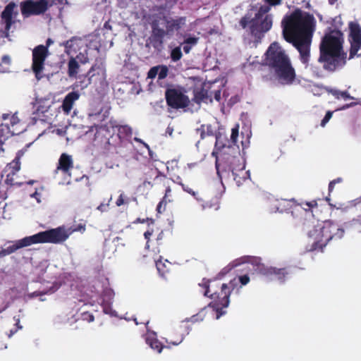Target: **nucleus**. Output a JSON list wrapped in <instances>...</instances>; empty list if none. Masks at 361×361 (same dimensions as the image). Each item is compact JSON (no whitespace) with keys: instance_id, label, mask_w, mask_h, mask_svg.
<instances>
[{"instance_id":"obj_1","label":"nucleus","mask_w":361,"mask_h":361,"mask_svg":"<svg viewBox=\"0 0 361 361\" xmlns=\"http://www.w3.org/2000/svg\"><path fill=\"white\" fill-rule=\"evenodd\" d=\"M316 20L312 14L295 9L281 20L283 39L299 52L300 61L307 67L310 60V47Z\"/></svg>"},{"instance_id":"obj_2","label":"nucleus","mask_w":361,"mask_h":361,"mask_svg":"<svg viewBox=\"0 0 361 361\" xmlns=\"http://www.w3.org/2000/svg\"><path fill=\"white\" fill-rule=\"evenodd\" d=\"M343 33L338 29H329L319 43L318 62L329 72H334L346 64L347 53L343 50Z\"/></svg>"},{"instance_id":"obj_3","label":"nucleus","mask_w":361,"mask_h":361,"mask_svg":"<svg viewBox=\"0 0 361 361\" xmlns=\"http://www.w3.org/2000/svg\"><path fill=\"white\" fill-rule=\"evenodd\" d=\"M264 64L274 73L278 81L283 85H292L296 73L286 51L276 42H272L264 54Z\"/></svg>"},{"instance_id":"obj_4","label":"nucleus","mask_w":361,"mask_h":361,"mask_svg":"<svg viewBox=\"0 0 361 361\" xmlns=\"http://www.w3.org/2000/svg\"><path fill=\"white\" fill-rule=\"evenodd\" d=\"M186 24L184 16L172 17L163 13L151 16L152 34L149 39L153 48L160 51L164 47V38H170Z\"/></svg>"},{"instance_id":"obj_5","label":"nucleus","mask_w":361,"mask_h":361,"mask_svg":"<svg viewBox=\"0 0 361 361\" xmlns=\"http://www.w3.org/2000/svg\"><path fill=\"white\" fill-rule=\"evenodd\" d=\"M264 2L266 4L259 7L253 18L246 13L239 22L243 29L249 27L250 34L256 42H260L264 35L271 29L273 16L269 12L272 6L281 5L282 0H264Z\"/></svg>"},{"instance_id":"obj_6","label":"nucleus","mask_w":361,"mask_h":361,"mask_svg":"<svg viewBox=\"0 0 361 361\" xmlns=\"http://www.w3.org/2000/svg\"><path fill=\"white\" fill-rule=\"evenodd\" d=\"M70 233L63 226H59L56 228H51L44 231L39 232L32 235L26 236L22 239L11 242L13 244L6 248L0 250V258L9 255L18 250L28 247L34 244L52 243L60 244L65 242L69 237Z\"/></svg>"},{"instance_id":"obj_7","label":"nucleus","mask_w":361,"mask_h":361,"mask_svg":"<svg viewBox=\"0 0 361 361\" xmlns=\"http://www.w3.org/2000/svg\"><path fill=\"white\" fill-rule=\"evenodd\" d=\"M344 234V230L340 226L330 221L317 223L312 230L308 231V236L312 240V250H322L332 239H340Z\"/></svg>"},{"instance_id":"obj_8","label":"nucleus","mask_w":361,"mask_h":361,"mask_svg":"<svg viewBox=\"0 0 361 361\" xmlns=\"http://www.w3.org/2000/svg\"><path fill=\"white\" fill-rule=\"evenodd\" d=\"M210 282L211 280L203 279L202 283H199V286L204 289V296L213 299V300L209 304V306L216 312V319H219L226 313L223 309L228 306L231 293L238 286V281L234 279L231 280L228 284L223 283L221 285V292L218 294H216V293H210Z\"/></svg>"},{"instance_id":"obj_9","label":"nucleus","mask_w":361,"mask_h":361,"mask_svg":"<svg viewBox=\"0 0 361 361\" xmlns=\"http://www.w3.org/2000/svg\"><path fill=\"white\" fill-rule=\"evenodd\" d=\"M251 264L257 274L271 279H276L282 283L285 281L286 278L289 274L287 268H276L265 265L262 263L260 257H252L251 258Z\"/></svg>"},{"instance_id":"obj_10","label":"nucleus","mask_w":361,"mask_h":361,"mask_svg":"<svg viewBox=\"0 0 361 361\" xmlns=\"http://www.w3.org/2000/svg\"><path fill=\"white\" fill-rule=\"evenodd\" d=\"M55 4V0H25L20 4L21 13L24 17L44 13Z\"/></svg>"},{"instance_id":"obj_11","label":"nucleus","mask_w":361,"mask_h":361,"mask_svg":"<svg viewBox=\"0 0 361 361\" xmlns=\"http://www.w3.org/2000/svg\"><path fill=\"white\" fill-rule=\"evenodd\" d=\"M167 105L173 109H184L189 106L190 99L187 95L176 88H169L165 92Z\"/></svg>"},{"instance_id":"obj_12","label":"nucleus","mask_w":361,"mask_h":361,"mask_svg":"<svg viewBox=\"0 0 361 361\" xmlns=\"http://www.w3.org/2000/svg\"><path fill=\"white\" fill-rule=\"evenodd\" d=\"M48 54L49 50L47 47H44V45H38L32 50V69L37 80L42 78V73Z\"/></svg>"},{"instance_id":"obj_13","label":"nucleus","mask_w":361,"mask_h":361,"mask_svg":"<svg viewBox=\"0 0 361 361\" xmlns=\"http://www.w3.org/2000/svg\"><path fill=\"white\" fill-rule=\"evenodd\" d=\"M348 26L349 59H352L357 55L360 56L357 52L361 49V26L357 22H350Z\"/></svg>"},{"instance_id":"obj_14","label":"nucleus","mask_w":361,"mask_h":361,"mask_svg":"<svg viewBox=\"0 0 361 361\" xmlns=\"http://www.w3.org/2000/svg\"><path fill=\"white\" fill-rule=\"evenodd\" d=\"M16 8V4L14 2H11L5 6L1 12V19L5 24L4 33L6 37H8L11 25L15 23V18L18 14V11H15Z\"/></svg>"},{"instance_id":"obj_15","label":"nucleus","mask_w":361,"mask_h":361,"mask_svg":"<svg viewBox=\"0 0 361 361\" xmlns=\"http://www.w3.org/2000/svg\"><path fill=\"white\" fill-rule=\"evenodd\" d=\"M20 169V164L18 161L13 162V166H10V171L7 173L5 179V183L10 186L20 187L23 184L32 185L36 180H30L27 181H23L20 179V177L17 176V173Z\"/></svg>"},{"instance_id":"obj_16","label":"nucleus","mask_w":361,"mask_h":361,"mask_svg":"<svg viewBox=\"0 0 361 361\" xmlns=\"http://www.w3.org/2000/svg\"><path fill=\"white\" fill-rule=\"evenodd\" d=\"M212 84H204L200 89L194 91L195 101L200 104L201 102H212Z\"/></svg>"},{"instance_id":"obj_17","label":"nucleus","mask_w":361,"mask_h":361,"mask_svg":"<svg viewBox=\"0 0 361 361\" xmlns=\"http://www.w3.org/2000/svg\"><path fill=\"white\" fill-rule=\"evenodd\" d=\"M73 169V160L71 155L66 153L61 154L55 173L58 171H61L65 175L71 174V171Z\"/></svg>"},{"instance_id":"obj_18","label":"nucleus","mask_w":361,"mask_h":361,"mask_svg":"<svg viewBox=\"0 0 361 361\" xmlns=\"http://www.w3.org/2000/svg\"><path fill=\"white\" fill-rule=\"evenodd\" d=\"M346 209L353 216V220L361 224V197L350 202Z\"/></svg>"},{"instance_id":"obj_19","label":"nucleus","mask_w":361,"mask_h":361,"mask_svg":"<svg viewBox=\"0 0 361 361\" xmlns=\"http://www.w3.org/2000/svg\"><path fill=\"white\" fill-rule=\"evenodd\" d=\"M188 328L185 326H180L170 335V339H166V343L173 345H179L184 339L185 334H188Z\"/></svg>"},{"instance_id":"obj_20","label":"nucleus","mask_w":361,"mask_h":361,"mask_svg":"<svg viewBox=\"0 0 361 361\" xmlns=\"http://www.w3.org/2000/svg\"><path fill=\"white\" fill-rule=\"evenodd\" d=\"M230 164L229 169L232 171V176L233 177L234 180L236 182V183L240 185L243 183V182L245 180V178L244 175L246 173V172L244 171V166H242L240 169H239L238 173H237L236 169L233 167V164H236L237 162L240 161V158L238 157H231L230 158Z\"/></svg>"},{"instance_id":"obj_21","label":"nucleus","mask_w":361,"mask_h":361,"mask_svg":"<svg viewBox=\"0 0 361 361\" xmlns=\"http://www.w3.org/2000/svg\"><path fill=\"white\" fill-rule=\"evenodd\" d=\"M80 97V94L77 92H71L65 97L61 109L64 114H69L73 109V104Z\"/></svg>"},{"instance_id":"obj_22","label":"nucleus","mask_w":361,"mask_h":361,"mask_svg":"<svg viewBox=\"0 0 361 361\" xmlns=\"http://www.w3.org/2000/svg\"><path fill=\"white\" fill-rule=\"evenodd\" d=\"M150 177L154 176V178L152 181L145 180L144 181V185L148 184L149 185L153 186L154 185H158L161 183L164 185H166V181L168 180L167 177L161 173L157 169H151L149 171Z\"/></svg>"},{"instance_id":"obj_23","label":"nucleus","mask_w":361,"mask_h":361,"mask_svg":"<svg viewBox=\"0 0 361 361\" xmlns=\"http://www.w3.org/2000/svg\"><path fill=\"white\" fill-rule=\"evenodd\" d=\"M251 258L252 256H243L240 258L236 259L233 261L231 263L228 264L226 267L223 268L221 271L219 272V276L221 277H224L226 275L229 271H231L233 268L238 267V265L243 263H249L251 264Z\"/></svg>"},{"instance_id":"obj_24","label":"nucleus","mask_w":361,"mask_h":361,"mask_svg":"<svg viewBox=\"0 0 361 361\" xmlns=\"http://www.w3.org/2000/svg\"><path fill=\"white\" fill-rule=\"evenodd\" d=\"M299 204H296L295 199L286 200L282 199L277 200L275 204V209L276 212L280 213L288 212L290 211L293 207L298 206Z\"/></svg>"},{"instance_id":"obj_25","label":"nucleus","mask_w":361,"mask_h":361,"mask_svg":"<svg viewBox=\"0 0 361 361\" xmlns=\"http://www.w3.org/2000/svg\"><path fill=\"white\" fill-rule=\"evenodd\" d=\"M81 44H82L81 39L73 37L71 39L63 42L61 45L64 47L66 53L71 54L72 53H75L78 48L80 47Z\"/></svg>"},{"instance_id":"obj_26","label":"nucleus","mask_w":361,"mask_h":361,"mask_svg":"<svg viewBox=\"0 0 361 361\" xmlns=\"http://www.w3.org/2000/svg\"><path fill=\"white\" fill-rule=\"evenodd\" d=\"M80 70V64L78 61H76V59H74L73 56H71L69 58V60L68 61V75L69 78H75L77 77L78 73H79Z\"/></svg>"},{"instance_id":"obj_27","label":"nucleus","mask_w":361,"mask_h":361,"mask_svg":"<svg viewBox=\"0 0 361 361\" xmlns=\"http://www.w3.org/2000/svg\"><path fill=\"white\" fill-rule=\"evenodd\" d=\"M198 201L202 202V205L204 209H213L214 210H217L219 208V198L217 196H214L210 200H204L202 197H199Z\"/></svg>"},{"instance_id":"obj_28","label":"nucleus","mask_w":361,"mask_h":361,"mask_svg":"<svg viewBox=\"0 0 361 361\" xmlns=\"http://www.w3.org/2000/svg\"><path fill=\"white\" fill-rule=\"evenodd\" d=\"M157 269L159 275L165 277L166 274L169 271L170 262L168 260L163 262L161 259L155 261Z\"/></svg>"},{"instance_id":"obj_29","label":"nucleus","mask_w":361,"mask_h":361,"mask_svg":"<svg viewBox=\"0 0 361 361\" xmlns=\"http://www.w3.org/2000/svg\"><path fill=\"white\" fill-rule=\"evenodd\" d=\"M118 136L120 139H125L130 137L132 135V129L127 125L118 126Z\"/></svg>"},{"instance_id":"obj_30","label":"nucleus","mask_w":361,"mask_h":361,"mask_svg":"<svg viewBox=\"0 0 361 361\" xmlns=\"http://www.w3.org/2000/svg\"><path fill=\"white\" fill-rule=\"evenodd\" d=\"M147 343L153 350H157L159 353L161 352L164 348V345L154 337L147 338Z\"/></svg>"},{"instance_id":"obj_31","label":"nucleus","mask_w":361,"mask_h":361,"mask_svg":"<svg viewBox=\"0 0 361 361\" xmlns=\"http://www.w3.org/2000/svg\"><path fill=\"white\" fill-rule=\"evenodd\" d=\"M59 288V285L58 283H56V288H54V287H51L50 289L47 290H45V291H35L33 293H28L27 295V297L29 298V299H32L35 297H37V296H42V295H46V294H48V293H54L56 290H58Z\"/></svg>"},{"instance_id":"obj_32","label":"nucleus","mask_w":361,"mask_h":361,"mask_svg":"<svg viewBox=\"0 0 361 361\" xmlns=\"http://www.w3.org/2000/svg\"><path fill=\"white\" fill-rule=\"evenodd\" d=\"M170 56H171V60L174 62H176V61L180 60V59L183 56L180 47L178 46V47H176L172 49L171 51Z\"/></svg>"},{"instance_id":"obj_33","label":"nucleus","mask_w":361,"mask_h":361,"mask_svg":"<svg viewBox=\"0 0 361 361\" xmlns=\"http://www.w3.org/2000/svg\"><path fill=\"white\" fill-rule=\"evenodd\" d=\"M107 135H109L108 128L106 126H100L97 129L95 133V140H97L103 136L106 137Z\"/></svg>"},{"instance_id":"obj_34","label":"nucleus","mask_w":361,"mask_h":361,"mask_svg":"<svg viewBox=\"0 0 361 361\" xmlns=\"http://www.w3.org/2000/svg\"><path fill=\"white\" fill-rule=\"evenodd\" d=\"M74 59H76V61H78V63H80L82 64H85L89 62V58L87 56V50L86 49L85 52H80L78 54L76 55Z\"/></svg>"},{"instance_id":"obj_35","label":"nucleus","mask_w":361,"mask_h":361,"mask_svg":"<svg viewBox=\"0 0 361 361\" xmlns=\"http://www.w3.org/2000/svg\"><path fill=\"white\" fill-rule=\"evenodd\" d=\"M239 135V125L237 124L235 127H233L231 130V140L232 145H236L237 144V140Z\"/></svg>"},{"instance_id":"obj_36","label":"nucleus","mask_w":361,"mask_h":361,"mask_svg":"<svg viewBox=\"0 0 361 361\" xmlns=\"http://www.w3.org/2000/svg\"><path fill=\"white\" fill-rule=\"evenodd\" d=\"M157 67H159L158 78L159 80L165 79L169 73L168 67L165 65L157 66Z\"/></svg>"},{"instance_id":"obj_37","label":"nucleus","mask_w":361,"mask_h":361,"mask_svg":"<svg viewBox=\"0 0 361 361\" xmlns=\"http://www.w3.org/2000/svg\"><path fill=\"white\" fill-rule=\"evenodd\" d=\"M205 128H207V135H212L213 132L211 130V127L209 126L202 125L200 128L197 129V132L200 134V137L202 139H204L205 137Z\"/></svg>"},{"instance_id":"obj_38","label":"nucleus","mask_w":361,"mask_h":361,"mask_svg":"<svg viewBox=\"0 0 361 361\" xmlns=\"http://www.w3.org/2000/svg\"><path fill=\"white\" fill-rule=\"evenodd\" d=\"M130 202V198L126 197L123 192L121 193L118 199L116 201V205L121 207L123 204H128Z\"/></svg>"},{"instance_id":"obj_39","label":"nucleus","mask_w":361,"mask_h":361,"mask_svg":"<svg viewBox=\"0 0 361 361\" xmlns=\"http://www.w3.org/2000/svg\"><path fill=\"white\" fill-rule=\"evenodd\" d=\"M333 95L335 96V97L337 99H340V98H343L344 99H353V97L349 94V93L347 91L334 90Z\"/></svg>"},{"instance_id":"obj_40","label":"nucleus","mask_w":361,"mask_h":361,"mask_svg":"<svg viewBox=\"0 0 361 361\" xmlns=\"http://www.w3.org/2000/svg\"><path fill=\"white\" fill-rule=\"evenodd\" d=\"M300 205H305L307 207H302L305 211H310L312 208L317 207V200H314L310 202H305L300 204Z\"/></svg>"},{"instance_id":"obj_41","label":"nucleus","mask_w":361,"mask_h":361,"mask_svg":"<svg viewBox=\"0 0 361 361\" xmlns=\"http://www.w3.org/2000/svg\"><path fill=\"white\" fill-rule=\"evenodd\" d=\"M182 186V188L184 191L192 195L197 200H199L198 192H195L192 188H190L188 185H185L183 183H180Z\"/></svg>"},{"instance_id":"obj_42","label":"nucleus","mask_w":361,"mask_h":361,"mask_svg":"<svg viewBox=\"0 0 361 361\" xmlns=\"http://www.w3.org/2000/svg\"><path fill=\"white\" fill-rule=\"evenodd\" d=\"M168 202H171V200H165L162 198V200L159 202L157 207V211L158 213H162L166 210V206Z\"/></svg>"},{"instance_id":"obj_43","label":"nucleus","mask_w":361,"mask_h":361,"mask_svg":"<svg viewBox=\"0 0 361 361\" xmlns=\"http://www.w3.org/2000/svg\"><path fill=\"white\" fill-rule=\"evenodd\" d=\"M159 67L154 66L149 69L147 73V78L150 79L154 78L157 75H158Z\"/></svg>"},{"instance_id":"obj_44","label":"nucleus","mask_w":361,"mask_h":361,"mask_svg":"<svg viewBox=\"0 0 361 361\" xmlns=\"http://www.w3.org/2000/svg\"><path fill=\"white\" fill-rule=\"evenodd\" d=\"M153 234V230L152 229H148L144 233L145 238L147 240V243L145 245V248L149 249V240L151 236Z\"/></svg>"},{"instance_id":"obj_45","label":"nucleus","mask_w":361,"mask_h":361,"mask_svg":"<svg viewBox=\"0 0 361 361\" xmlns=\"http://www.w3.org/2000/svg\"><path fill=\"white\" fill-rule=\"evenodd\" d=\"M332 115H333V112L331 111H328L326 113V115L324 116V118L321 121V124H320L321 126L324 127L326 126V124L329 122V121L331 119V118L332 117Z\"/></svg>"},{"instance_id":"obj_46","label":"nucleus","mask_w":361,"mask_h":361,"mask_svg":"<svg viewBox=\"0 0 361 361\" xmlns=\"http://www.w3.org/2000/svg\"><path fill=\"white\" fill-rule=\"evenodd\" d=\"M82 319L84 321H87L88 322H92L94 320V317L92 314L85 312L82 314Z\"/></svg>"},{"instance_id":"obj_47","label":"nucleus","mask_w":361,"mask_h":361,"mask_svg":"<svg viewBox=\"0 0 361 361\" xmlns=\"http://www.w3.org/2000/svg\"><path fill=\"white\" fill-rule=\"evenodd\" d=\"M197 41H198L197 37H190L186 38L184 40L183 44H187L189 45H195L197 43Z\"/></svg>"},{"instance_id":"obj_48","label":"nucleus","mask_w":361,"mask_h":361,"mask_svg":"<svg viewBox=\"0 0 361 361\" xmlns=\"http://www.w3.org/2000/svg\"><path fill=\"white\" fill-rule=\"evenodd\" d=\"M343 179L341 178H337L333 180H331L329 184V192H331L334 190V185L336 183L342 182Z\"/></svg>"},{"instance_id":"obj_49","label":"nucleus","mask_w":361,"mask_h":361,"mask_svg":"<svg viewBox=\"0 0 361 361\" xmlns=\"http://www.w3.org/2000/svg\"><path fill=\"white\" fill-rule=\"evenodd\" d=\"M238 281L242 286H245L250 282V277L247 274H245L239 276Z\"/></svg>"},{"instance_id":"obj_50","label":"nucleus","mask_w":361,"mask_h":361,"mask_svg":"<svg viewBox=\"0 0 361 361\" xmlns=\"http://www.w3.org/2000/svg\"><path fill=\"white\" fill-rule=\"evenodd\" d=\"M221 90H215L212 91V95H214V98L217 101L219 102L221 100Z\"/></svg>"},{"instance_id":"obj_51","label":"nucleus","mask_w":361,"mask_h":361,"mask_svg":"<svg viewBox=\"0 0 361 361\" xmlns=\"http://www.w3.org/2000/svg\"><path fill=\"white\" fill-rule=\"evenodd\" d=\"M96 68H97V65H96V64L93 65V66L90 68V70L88 71V72L87 73L86 76L89 77V83H90V79H91V78L94 76V73H93V72L95 71Z\"/></svg>"},{"instance_id":"obj_52","label":"nucleus","mask_w":361,"mask_h":361,"mask_svg":"<svg viewBox=\"0 0 361 361\" xmlns=\"http://www.w3.org/2000/svg\"><path fill=\"white\" fill-rule=\"evenodd\" d=\"M13 319L16 321V326H17V329H16L15 331L11 330V334H13L14 333H16L18 331V329H22V326L20 324V319L18 317L16 318V317H14Z\"/></svg>"},{"instance_id":"obj_53","label":"nucleus","mask_w":361,"mask_h":361,"mask_svg":"<svg viewBox=\"0 0 361 361\" xmlns=\"http://www.w3.org/2000/svg\"><path fill=\"white\" fill-rule=\"evenodd\" d=\"M1 63L9 65L11 63V59L8 55H4L1 58Z\"/></svg>"},{"instance_id":"obj_54","label":"nucleus","mask_w":361,"mask_h":361,"mask_svg":"<svg viewBox=\"0 0 361 361\" xmlns=\"http://www.w3.org/2000/svg\"><path fill=\"white\" fill-rule=\"evenodd\" d=\"M171 190L170 188V186L168 185L166 188L165 194H164L163 199H164L165 200H167L168 197L171 195Z\"/></svg>"},{"instance_id":"obj_55","label":"nucleus","mask_w":361,"mask_h":361,"mask_svg":"<svg viewBox=\"0 0 361 361\" xmlns=\"http://www.w3.org/2000/svg\"><path fill=\"white\" fill-rule=\"evenodd\" d=\"M164 232L163 231H161L159 233V235H158V236L157 238V242L158 245H161V240H162V239L164 238Z\"/></svg>"},{"instance_id":"obj_56","label":"nucleus","mask_w":361,"mask_h":361,"mask_svg":"<svg viewBox=\"0 0 361 361\" xmlns=\"http://www.w3.org/2000/svg\"><path fill=\"white\" fill-rule=\"evenodd\" d=\"M4 135V129H0V151L4 152V149L2 147L3 146V141L1 140V137Z\"/></svg>"},{"instance_id":"obj_57","label":"nucleus","mask_w":361,"mask_h":361,"mask_svg":"<svg viewBox=\"0 0 361 361\" xmlns=\"http://www.w3.org/2000/svg\"><path fill=\"white\" fill-rule=\"evenodd\" d=\"M191 48H192L191 45H189L187 44H185V45L183 47V51L185 54H188L190 51Z\"/></svg>"},{"instance_id":"obj_58","label":"nucleus","mask_w":361,"mask_h":361,"mask_svg":"<svg viewBox=\"0 0 361 361\" xmlns=\"http://www.w3.org/2000/svg\"><path fill=\"white\" fill-rule=\"evenodd\" d=\"M31 197H35L38 202H40V200H39L40 194L37 191H35L33 194H32Z\"/></svg>"},{"instance_id":"obj_59","label":"nucleus","mask_w":361,"mask_h":361,"mask_svg":"<svg viewBox=\"0 0 361 361\" xmlns=\"http://www.w3.org/2000/svg\"><path fill=\"white\" fill-rule=\"evenodd\" d=\"M135 140L137 142H140V143H142L144 145V146L147 148L148 149H149V147L147 144L145 143L144 142H142V140L140 138H137L135 137Z\"/></svg>"},{"instance_id":"obj_60","label":"nucleus","mask_w":361,"mask_h":361,"mask_svg":"<svg viewBox=\"0 0 361 361\" xmlns=\"http://www.w3.org/2000/svg\"><path fill=\"white\" fill-rule=\"evenodd\" d=\"M53 40L51 39V38H48L46 41V45H44V47H47V48L51 44H53Z\"/></svg>"},{"instance_id":"obj_61","label":"nucleus","mask_w":361,"mask_h":361,"mask_svg":"<svg viewBox=\"0 0 361 361\" xmlns=\"http://www.w3.org/2000/svg\"><path fill=\"white\" fill-rule=\"evenodd\" d=\"M63 1H64V0H55L54 4H63ZM65 1L66 4L68 3L66 0H65Z\"/></svg>"},{"instance_id":"obj_62","label":"nucleus","mask_w":361,"mask_h":361,"mask_svg":"<svg viewBox=\"0 0 361 361\" xmlns=\"http://www.w3.org/2000/svg\"><path fill=\"white\" fill-rule=\"evenodd\" d=\"M37 110L38 111H40L42 113H44V112H45V111H47V109H42V110H41V109H40V106H37Z\"/></svg>"},{"instance_id":"obj_63","label":"nucleus","mask_w":361,"mask_h":361,"mask_svg":"<svg viewBox=\"0 0 361 361\" xmlns=\"http://www.w3.org/2000/svg\"><path fill=\"white\" fill-rule=\"evenodd\" d=\"M78 230L84 231L85 230V226H79Z\"/></svg>"},{"instance_id":"obj_64","label":"nucleus","mask_w":361,"mask_h":361,"mask_svg":"<svg viewBox=\"0 0 361 361\" xmlns=\"http://www.w3.org/2000/svg\"><path fill=\"white\" fill-rule=\"evenodd\" d=\"M104 205L102 204H101L98 207H97V209L99 210H102V208H103Z\"/></svg>"}]
</instances>
